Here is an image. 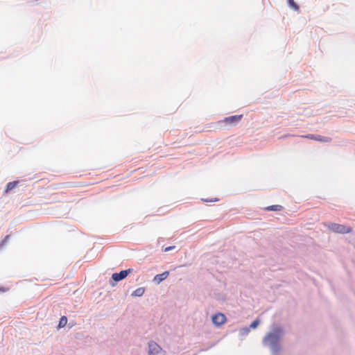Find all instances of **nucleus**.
Returning a JSON list of instances; mask_svg holds the SVG:
<instances>
[{"label":"nucleus","mask_w":355,"mask_h":355,"mask_svg":"<svg viewBox=\"0 0 355 355\" xmlns=\"http://www.w3.org/2000/svg\"><path fill=\"white\" fill-rule=\"evenodd\" d=\"M281 334H282L281 330H277L272 333L268 334L263 338L264 345H270L271 347H275L276 345L278 343V342L280 340Z\"/></svg>","instance_id":"nucleus-1"},{"label":"nucleus","mask_w":355,"mask_h":355,"mask_svg":"<svg viewBox=\"0 0 355 355\" xmlns=\"http://www.w3.org/2000/svg\"><path fill=\"white\" fill-rule=\"evenodd\" d=\"M328 228L334 232L340 234L349 233L352 232L351 227L334 223L329 224Z\"/></svg>","instance_id":"nucleus-2"},{"label":"nucleus","mask_w":355,"mask_h":355,"mask_svg":"<svg viewBox=\"0 0 355 355\" xmlns=\"http://www.w3.org/2000/svg\"><path fill=\"white\" fill-rule=\"evenodd\" d=\"M243 118V115H234L225 117L223 120L220 121V123L224 124L225 127H230L236 125Z\"/></svg>","instance_id":"nucleus-3"},{"label":"nucleus","mask_w":355,"mask_h":355,"mask_svg":"<svg viewBox=\"0 0 355 355\" xmlns=\"http://www.w3.org/2000/svg\"><path fill=\"white\" fill-rule=\"evenodd\" d=\"M132 272V269L129 268L128 270H121L120 272L113 273L112 279L114 282H119L125 279L129 274Z\"/></svg>","instance_id":"nucleus-4"},{"label":"nucleus","mask_w":355,"mask_h":355,"mask_svg":"<svg viewBox=\"0 0 355 355\" xmlns=\"http://www.w3.org/2000/svg\"><path fill=\"white\" fill-rule=\"evenodd\" d=\"M162 352V347L155 342L150 341L148 343V354L149 355H158Z\"/></svg>","instance_id":"nucleus-5"},{"label":"nucleus","mask_w":355,"mask_h":355,"mask_svg":"<svg viewBox=\"0 0 355 355\" xmlns=\"http://www.w3.org/2000/svg\"><path fill=\"white\" fill-rule=\"evenodd\" d=\"M302 137L309 139H312V140H315V141H320V142H325V143H328V142H330L331 141V139L330 137H322V136L319 135L309 134V135H303V136H302Z\"/></svg>","instance_id":"nucleus-6"},{"label":"nucleus","mask_w":355,"mask_h":355,"mask_svg":"<svg viewBox=\"0 0 355 355\" xmlns=\"http://www.w3.org/2000/svg\"><path fill=\"white\" fill-rule=\"evenodd\" d=\"M226 320L225 315L220 313L214 314L211 318L213 323L216 326L223 324L226 322Z\"/></svg>","instance_id":"nucleus-7"},{"label":"nucleus","mask_w":355,"mask_h":355,"mask_svg":"<svg viewBox=\"0 0 355 355\" xmlns=\"http://www.w3.org/2000/svg\"><path fill=\"white\" fill-rule=\"evenodd\" d=\"M169 275L168 271H165L162 272V274L157 275L154 277L153 282L156 284H159L163 280L166 279Z\"/></svg>","instance_id":"nucleus-8"},{"label":"nucleus","mask_w":355,"mask_h":355,"mask_svg":"<svg viewBox=\"0 0 355 355\" xmlns=\"http://www.w3.org/2000/svg\"><path fill=\"white\" fill-rule=\"evenodd\" d=\"M19 184L18 181H14L8 182L6 185V189L4 191L5 193H8L13 188H15Z\"/></svg>","instance_id":"nucleus-9"},{"label":"nucleus","mask_w":355,"mask_h":355,"mask_svg":"<svg viewBox=\"0 0 355 355\" xmlns=\"http://www.w3.org/2000/svg\"><path fill=\"white\" fill-rule=\"evenodd\" d=\"M265 209L267 210V211H277L282 210L283 209V207L282 205H271V206L266 207L265 208Z\"/></svg>","instance_id":"nucleus-10"},{"label":"nucleus","mask_w":355,"mask_h":355,"mask_svg":"<svg viewBox=\"0 0 355 355\" xmlns=\"http://www.w3.org/2000/svg\"><path fill=\"white\" fill-rule=\"evenodd\" d=\"M288 4L291 8H292L295 11L299 10L298 5L295 2L294 0H287Z\"/></svg>","instance_id":"nucleus-11"},{"label":"nucleus","mask_w":355,"mask_h":355,"mask_svg":"<svg viewBox=\"0 0 355 355\" xmlns=\"http://www.w3.org/2000/svg\"><path fill=\"white\" fill-rule=\"evenodd\" d=\"M67 323V318L66 316H62L60 320V322H59V324H58V328H62L66 326Z\"/></svg>","instance_id":"nucleus-12"},{"label":"nucleus","mask_w":355,"mask_h":355,"mask_svg":"<svg viewBox=\"0 0 355 355\" xmlns=\"http://www.w3.org/2000/svg\"><path fill=\"white\" fill-rule=\"evenodd\" d=\"M144 290H135L132 293V296H141L144 294Z\"/></svg>","instance_id":"nucleus-13"},{"label":"nucleus","mask_w":355,"mask_h":355,"mask_svg":"<svg viewBox=\"0 0 355 355\" xmlns=\"http://www.w3.org/2000/svg\"><path fill=\"white\" fill-rule=\"evenodd\" d=\"M259 320L257 319L251 323L250 327L252 329H255L259 325Z\"/></svg>","instance_id":"nucleus-14"},{"label":"nucleus","mask_w":355,"mask_h":355,"mask_svg":"<svg viewBox=\"0 0 355 355\" xmlns=\"http://www.w3.org/2000/svg\"><path fill=\"white\" fill-rule=\"evenodd\" d=\"M174 248H175V246H169V247L166 248L164 251V252H168V251H169L171 250H173Z\"/></svg>","instance_id":"nucleus-15"}]
</instances>
